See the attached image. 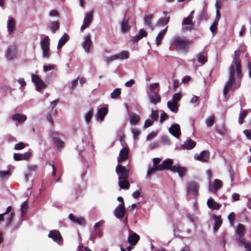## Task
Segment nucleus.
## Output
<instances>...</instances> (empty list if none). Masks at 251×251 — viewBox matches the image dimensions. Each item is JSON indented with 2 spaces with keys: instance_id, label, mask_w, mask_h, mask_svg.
I'll return each mask as SVG.
<instances>
[{
  "instance_id": "obj_19",
  "label": "nucleus",
  "mask_w": 251,
  "mask_h": 251,
  "mask_svg": "<svg viewBox=\"0 0 251 251\" xmlns=\"http://www.w3.org/2000/svg\"><path fill=\"white\" fill-rule=\"evenodd\" d=\"M237 243L239 247H243L246 249V251H251V242L245 238L237 240Z\"/></svg>"
},
{
  "instance_id": "obj_6",
  "label": "nucleus",
  "mask_w": 251,
  "mask_h": 251,
  "mask_svg": "<svg viewBox=\"0 0 251 251\" xmlns=\"http://www.w3.org/2000/svg\"><path fill=\"white\" fill-rule=\"evenodd\" d=\"M17 49L16 46L11 45L8 47L6 50L5 58L8 61H12L16 58L17 56Z\"/></svg>"
},
{
  "instance_id": "obj_1",
  "label": "nucleus",
  "mask_w": 251,
  "mask_h": 251,
  "mask_svg": "<svg viewBox=\"0 0 251 251\" xmlns=\"http://www.w3.org/2000/svg\"><path fill=\"white\" fill-rule=\"evenodd\" d=\"M239 50H236L234 51V57L229 68V80L227 81L223 91L225 96L229 90L234 91L240 87V81L242 77V74L241 65L239 60Z\"/></svg>"
},
{
  "instance_id": "obj_64",
  "label": "nucleus",
  "mask_w": 251,
  "mask_h": 251,
  "mask_svg": "<svg viewBox=\"0 0 251 251\" xmlns=\"http://www.w3.org/2000/svg\"><path fill=\"white\" fill-rule=\"evenodd\" d=\"M243 132L247 137V138L248 139L251 140V130L246 129Z\"/></svg>"
},
{
  "instance_id": "obj_7",
  "label": "nucleus",
  "mask_w": 251,
  "mask_h": 251,
  "mask_svg": "<svg viewBox=\"0 0 251 251\" xmlns=\"http://www.w3.org/2000/svg\"><path fill=\"white\" fill-rule=\"evenodd\" d=\"M31 79L32 82L34 83L37 91H40L42 89L46 87V84L38 75L32 74Z\"/></svg>"
},
{
  "instance_id": "obj_25",
  "label": "nucleus",
  "mask_w": 251,
  "mask_h": 251,
  "mask_svg": "<svg viewBox=\"0 0 251 251\" xmlns=\"http://www.w3.org/2000/svg\"><path fill=\"white\" fill-rule=\"evenodd\" d=\"M207 205L210 209L212 210H219L221 206L220 204L215 201L212 198H210L208 199L207 201Z\"/></svg>"
},
{
  "instance_id": "obj_22",
  "label": "nucleus",
  "mask_w": 251,
  "mask_h": 251,
  "mask_svg": "<svg viewBox=\"0 0 251 251\" xmlns=\"http://www.w3.org/2000/svg\"><path fill=\"white\" fill-rule=\"evenodd\" d=\"M196 145L195 141L190 138H188L184 143L181 145V147L184 149L190 150L193 149Z\"/></svg>"
},
{
  "instance_id": "obj_31",
  "label": "nucleus",
  "mask_w": 251,
  "mask_h": 251,
  "mask_svg": "<svg viewBox=\"0 0 251 251\" xmlns=\"http://www.w3.org/2000/svg\"><path fill=\"white\" fill-rule=\"evenodd\" d=\"M168 27L167 26L163 30H161L157 35L155 39V43L157 46L160 44L162 40H163L165 34L167 31Z\"/></svg>"
},
{
  "instance_id": "obj_33",
  "label": "nucleus",
  "mask_w": 251,
  "mask_h": 251,
  "mask_svg": "<svg viewBox=\"0 0 251 251\" xmlns=\"http://www.w3.org/2000/svg\"><path fill=\"white\" fill-rule=\"evenodd\" d=\"M93 14V11H89L86 14L83 22V23L84 24V25H86L88 26H89L92 22Z\"/></svg>"
},
{
  "instance_id": "obj_13",
  "label": "nucleus",
  "mask_w": 251,
  "mask_h": 251,
  "mask_svg": "<svg viewBox=\"0 0 251 251\" xmlns=\"http://www.w3.org/2000/svg\"><path fill=\"white\" fill-rule=\"evenodd\" d=\"M187 193L196 195L198 193L199 186L195 182H190L186 184Z\"/></svg>"
},
{
  "instance_id": "obj_27",
  "label": "nucleus",
  "mask_w": 251,
  "mask_h": 251,
  "mask_svg": "<svg viewBox=\"0 0 251 251\" xmlns=\"http://www.w3.org/2000/svg\"><path fill=\"white\" fill-rule=\"evenodd\" d=\"M107 113V109L105 107H101L98 109L97 113V118L101 122L103 121L104 117Z\"/></svg>"
},
{
  "instance_id": "obj_24",
  "label": "nucleus",
  "mask_w": 251,
  "mask_h": 251,
  "mask_svg": "<svg viewBox=\"0 0 251 251\" xmlns=\"http://www.w3.org/2000/svg\"><path fill=\"white\" fill-rule=\"evenodd\" d=\"M16 23L12 17H9L7 22V28L10 34L12 33L15 29Z\"/></svg>"
},
{
  "instance_id": "obj_5",
  "label": "nucleus",
  "mask_w": 251,
  "mask_h": 251,
  "mask_svg": "<svg viewBox=\"0 0 251 251\" xmlns=\"http://www.w3.org/2000/svg\"><path fill=\"white\" fill-rule=\"evenodd\" d=\"M40 46L42 51V57L44 59H48L50 55V39L48 36H45L40 41Z\"/></svg>"
},
{
  "instance_id": "obj_26",
  "label": "nucleus",
  "mask_w": 251,
  "mask_h": 251,
  "mask_svg": "<svg viewBox=\"0 0 251 251\" xmlns=\"http://www.w3.org/2000/svg\"><path fill=\"white\" fill-rule=\"evenodd\" d=\"M179 104L177 101L169 100L167 102V106L173 112L177 113L178 109Z\"/></svg>"
},
{
  "instance_id": "obj_45",
  "label": "nucleus",
  "mask_w": 251,
  "mask_h": 251,
  "mask_svg": "<svg viewBox=\"0 0 251 251\" xmlns=\"http://www.w3.org/2000/svg\"><path fill=\"white\" fill-rule=\"evenodd\" d=\"M93 109H90L85 115V120L87 123H89L93 116Z\"/></svg>"
},
{
  "instance_id": "obj_15",
  "label": "nucleus",
  "mask_w": 251,
  "mask_h": 251,
  "mask_svg": "<svg viewBox=\"0 0 251 251\" xmlns=\"http://www.w3.org/2000/svg\"><path fill=\"white\" fill-rule=\"evenodd\" d=\"M140 239L139 236L132 230H129V235L127 238V241L130 245L135 246Z\"/></svg>"
},
{
  "instance_id": "obj_57",
  "label": "nucleus",
  "mask_w": 251,
  "mask_h": 251,
  "mask_svg": "<svg viewBox=\"0 0 251 251\" xmlns=\"http://www.w3.org/2000/svg\"><path fill=\"white\" fill-rule=\"evenodd\" d=\"M10 175H11V173H10V171H0V177L1 178H4L7 176H9Z\"/></svg>"
},
{
  "instance_id": "obj_61",
  "label": "nucleus",
  "mask_w": 251,
  "mask_h": 251,
  "mask_svg": "<svg viewBox=\"0 0 251 251\" xmlns=\"http://www.w3.org/2000/svg\"><path fill=\"white\" fill-rule=\"evenodd\" d=\"M167 114L165 112H162L160 114V122L162 123L167 119Z\"/></svg>"
},
{
  "instance_id": "obj_55",
  "label": "nucleus",
  "mask_w": 251,
  "mask_h": 251,
  "mask_svg": "<svg viewBox=\"0 0 251 251\" xmlns=\"http://www.w3.org/2000/svg\"><path fill=\"white\" fill-rule=\"evenodd\" d=\"M181 97L182 96L180 92L175 93L174 95L172 100H174L175 101H177L178 102V101L180 100L181 99Z\"/></svg>"
},
{
  "instance_id": "obj_23",
  "label": "nucleus",
  "mask_w": 251,
  "mask_h": 251,
  "mask_svg": "<svg viewBox=\"0 0 251 251\" xmlns=\"http://www.w3.org/2000/svg\"><path fill=\"white\" fill-rule=\"evenodd\" d=\"M12 119L19 123L22 124L26 120L27 117L25 115L21 113H16L12 116Z\"/></svg>"
},
{
  "instance_id": "obj_53",
  "label": "nucleus",
  "mask_w": 251,
  "mask_h": 251,
  "mask_svg": "<svg viewBox=\"0 0 251 251\" xmlns=\"http://www.w3.org/2000/svg\"><path fill=\"white\" fill-rule=\"evenodd\" d=\"M14 213H11L7 218L6 221V226H8L12 223L13 217H14Z\"/></svg>"
},
{
  "instance_id": "obj_34",
  "label": "nucleus",
  "mask_w": 251,
  "mask_h": 251,
  "mask_svg": "<svg viewBox=\"0 0 251 251\" xmlns=\"http://www.w3.org/2000/svg\"><path fill=\"white\" fill-rule=\"evenodd\" d=\"M150 102L154 104L160 102L161 97L158 94H149Z\"/></svg>"
},
{
  "instance_id": "obj_49",
  "label": "nucleus",
  "mask_w": 251,
  "mask_h": 251,
  "mask_svg": "<svg viewBox=\"0 0 251 251\" xmlns=\"http://www.w3.org/2000/svg\"><path fill=\"white\" fill-rule=\"evenodd\" d=\"M214 122V116H210L208 117L206 120V125L207 126H212Z\"/></svg>"
},
{
  "instance_id": "obj_35",
  "label": "nucleus",
  "mask_w": 251,
  "mask_h": 251,
  "mask_svg": "<svg viewBox=\"0 0 251 251\" xmlns=\"http://www.w3.org/2000/svg\"><path fill=\"white\" fill-rule=\"evenodd\" d=\"M197 57L198 62L201 65L204 64L207 62L206 53L204 51L200 52Z\"/></svg>"
},
{
  "instance_id": "obj_28",
  "label": "nucleus",
  "mask_w": 251,
  "mask_h": 251,
  "mask_svg": "<svg viewBox=\"0 0 251 251\" xmlns=\"http://www.w3.org/2000/svg\"><path fill=\"white\" fill-rule=\"evenodd\" d=\"M147 36V32L144 29H140L138 33L135 36H134L132 39V41L133 42H136L141 39L144 37H146Z\"/></svg>"
},
{
  "instance_id": "obj_3",
  "label": "nucleus",
  "mask_w": 251,
  "mask_h": 251,
  "mask_svg": "<svg viewBox=\"0 0 251 251\" xmlns=\"http://www.w3.org/2000/svg\"><path fill=\"white\" fill-rule=\"evenodd\" d=\"M173 163L172 159H166L157 166V169L161 171L165 169L170 170L173 172L177 173L180 177L184 176L187 171V169L178 165L173 166Z\"/></svg>"
},
{
  "instance_id": "obj_48",
  "label": "nucleus",
  "mask_w": 251,
  "mask_h": 251,
  "mask_svg": "<svg viewBox=\"0 0 251 251\" xmlns=\"http://www.w3.org/2000/svg\"><path fill=\"white\" fill-rule=\"evenodd\" d=\"M158 83L151 84L150 85V90L151 91V93L150 94H158V93L156 92L155 89L158 86Z\"/></svg>"
},
{
  "instance_id": "obj_12",
  "label": "nucleus",
  "mask_w": 251,
  "mask_h": 251,
  "mask_svg": "<svg viewBox=\"0 0 251 251\" xmlns=\"http://www.w3.org/2000/svg\"><path fill=\"white\" fill-rule=\"evenodd\" d=\"M126 210L125 207L124 203H120L116 207L114 210V215L115 217L119 219H121L124 218Z\"/></svg>"
},
{
  "instance_id": "obj_59",
  "label": "nucleus",
  "mask_w": 251,
  "mask_h": 251,
  "mask_svg": "<svg viewBox=\"0 0 251 251\" xmlns=\"http://www.w3.org/2000/svg\"><path fill=\"white\" fill-rule=\"evenodd\" d=\"M54 69L53 65H44L43 66V70L45 72H48Z\"/></svg>"
},
{
  "instance_id": "obj_47",
  "label": "nucleus",
  "mask_w": 251,
  "mask_h": 251,
  "mask_svg": "<svg viewBox=\"0 0 251 251\" xmlns=\"http://www.w3.org/2000/svg\"><path fill=\"white\" fill-rule=\"evenodd\" d=\"M121 90L120 88H116L114 90L113 92L111 93V97L112 99H117L121 94Z\"/></svg>"
},
{
  "instance_id": "obj_29",
  "label": "nucleus",
  "mask_w": 251,
  "mask_h": 251,
  "mask_svg": "<svg viewBox=\"0 0 251 251\" xmlns=\"http://www.w3.org/2000/svg\"><path fill=\"white\" fill-rule=\"evenodd\" d=\"M213 219L214 221L213 229L215 231H217L222 224L221 217L215 215H213Z\"/></svg>"
},
{
  "instance_id": "obj_38",
  "label": "nucleus",
  "mask_w": 251,
  "mask_h": 251,
  "mask_svg": "<svg viewBox=\"0 0 251 251\" xmlns=\"http://www.w3.org/2000/svg\"><path fill=\"white\" fill-rule=\"evenodd\" d=\"M69 40V37L68 35L64 33L63 36L61 37V38L59 39L57 45V48H59L63 46L64 45V44L68 41Z\"/></svg>"
},
{
  "instance_id": "obj_44",
  "label": "nucleus",
  "mask_w": 251,
  "mask_h": 251,
  "mask_svg": "<svg viewBox=\"0 0 251 251\" xmlns=\"http://www.w3.org/2000/svg\"><path fill=\"white\" fill-rule=\"evenodd\" d=\"M59 28V24L58 22H52L50 23V29L54 33Z\"/></svg>"
},
{
  "instance_id": "obj_63",
  "label": "nucleus",
  "mask_w": 251,
  "mask_h": 251,
  "mask_svg": "<svg viewBox=\"0 0 251 251\" xmlns=\"http://www.w3.org/2000/svg\"><path fill=\"white\" fill-rule=\"evenodd\" d=\"M135 83V80L134 79H130L129 81L126 82L125 85L127 87H130Z\"/></svg>"
},
{
  "instance_id": "obj_56",
  "label": "nucleus",
  "mask_w": 251,
  "mask_h": 251,
  "mask_svg": "<svg viewBox=\"0 0 251 251\" xmlns=\"http://www.w3.org/2000/svg\"><path fill=\"white\" fill-rule=\"evenodd\" d=\"M153 121L149 118L146 120L145 122V124L144 126V128H147L151 126L153 124Z\"/></svg>"
},
{
  "instance_id": "obj_39",
  "label": "nucleus",
  "mask_w": 251,
  "mask_h": 251,
  "mask_svg": "<svg viewBox=\"0 0 251 251\" xmlns=\"http://www.w3.org/2000/svg\"><path fill=\"white\" fill-rule=\"evenodd\" d=\"M129 122L131 125H136L139 122L140 117L139 115L131 113L129 115Z\"/></svg>"
},
{
  "instance_id": "obj_46",
  "label": "nucleus",
  "mask_w": 251,
  "mask_h": 251,
  "mask_svg": "<svg viewBox=\"0 0 251 251\" xmlns=\"http://www.w3.org/2000/svg\"><path fill=\"white\" fill-rule=\"evenodd\" d=\"M158 113L157 111L151 109V114L149 115V118L154 121H157L158 118Z\"/></svg>"
},
{
  "instance_id": "obj_51",
  "label": "nucleus",
  "mask_w": 251,
  "mask_h": 251,
  "mask_svg": "<svg viewBox=\"0 0 251 251\" xmlns=\"http://www.w3.org/2000/svg\"><path fill=\"white\" fill-rule=\"evenodd\" d=\"M131 132L134 139H137L140 133V130L138 128L135 127L131 128Z\"/></svg>"
},
{
  "instance_id": "obj_21",
  "label": "nucleus",
  "mask_w": 251,
  "mask_h": 251,
  "mask_svg": "<svg viewBox=\"0 0 251 251\" xmlns=\"http://www.w3.org/2000/svg\"><path fill=\"white\" fill-rule=\"evenodd\" d=\"M31 153L30 152H25L23 154L20 153H14V159L16 161L19 160H28L31 156Z\"/></svg>"
},
{
  "instance_id": "obj_4",
  "label": "nucleus",
  "mask_w": 251,
  "mask_h": 251,
  "mask_svg": "<svg viewBox=\"0 0 251 251\" xmlns=\"http://www.w3.org/2000/svg\"><path fill=\"white\" fill-rule=\"evenodd\" d=\"M190 41L185 37H174L171 41V45L177 50L186 52L189 48Z\"/></svg>"
},
{
  "instance_id": "obj_54",
  "label": "nucleus",
  "mask_w": 251,
  "mask_h": 251,
  "mask_svg": "<svg viewBox=\"0 0 251 251\" xmlns=\"http://www.w3.org/2000/svg\"><path fill=\"white\" fill-rule=\"evenodd\" d=\"M160 170H158L157 169V166H153L152 167L149 168L148 172H147V175L150 176L152 173H153L155 171H160Z\"/></svg>"
},
{
  "instance_id": "obj_37",
  "label": "nucleus",
  "mask_w": 251,
  "mask_h": 251,
  "mask_svg": "<svg viewBox=\"0 0 251 251\" xmlns=\"http://www.w3.org/2000/svg\"><path fill=\"white\" fill-rule=\"evenodd\" d=\"M37 170V166L35 165H29L28 166V172L25 173V178L26 181L28 180L29 177L30 176V174L35 172Z\"/></svg>"
},
{
  "instance_id": "obj_2",
  "label": "nucleus",
  "mask_w": 251,
  "mask_h": 251,
  "mask_svg": "<svg viewBox=\"0 0 251 251\" xmlns=\"http://www.w3.org/2000/svg\"><path fill=\"white\" fill-rule=\"evenodd\" d=\"M129 150L126 148H122L117 157L118 164L115 171L118 176V185L121 189L128 190L130 184L128 181L129 169L122 165V162L128 158Z\"/></svg>"
},
{
  "instance_id": "obj_16",
  "label": "nucleus",
  "mask_w": 251,
  "mask_h": 251,
  "mask_svg": "<svg viewBox=\"0 0 251 251\" xmlns=\"http://www.w3.org/2000/svg\"><path fill=\"white\" fill-rule=\"evenodd\" d=\"M58 102V100L56 99L53 101H52L50 103V106L51 108V111L50 112V113L48 114L47 115V119L48 121L52 125L53 124V120L52 119V118L51 117V114L53 115H55L57 113L56 110H54V108L55 107L56 104Z\"/></svg>"
},
{
  "instance_id": "obj_40",
  "label": "nucleus",
  "mask_w": 251,
  "mask_h": 251,
  "mask_svg": "<svg viewBox=\"0 0 251 251\" xmlns=\"http://www.w3.org/2000/svg\"><path fill=\"white\" fill-rule=\"evenodd\" d=\"M248 111H251V109L244 110L240 113L238 119V122L241 125L243 123L244 119L247 116Z\"/></svg>"
},
{
  "instance_id": "obj_60",
  "label": "nucleus",
  "mask_w": 251,
  "mask_h": 251,
  "mask_svg": "<svg viewBox=\"0 0 251 251\" xmlns=\"http://www.w3.org/2000/svg\"><path fill=\"white\" fill-rule=\"evenodd\" d=\"M104 222L103 221H100L96 223H95L94 228L95 230H97V229L100 227L104 225Z\"/></svg>"
},
{
  "instance_id": "obj_58",
  "label": "nucleus",
  "mask_w": 251,
  "mask_h": 251,
  "mask_svg": "<svg viewBox=\"0 0 251 251\" xmlns=\"http://www.w3.org/2000/svg\"><path fill=\"white\" fill-rule=\"evenodd\" d=\"M117 60L116 55H111L107 57L105 59V61L107 64L110 63L112 61Z\"/></svg>"
},
{
  "instance_id": "obj_9",
  "label": "nucleus",
  "mask_w": 251,
  "mask_h": 251,
  "mask_svg": "<svg viewBox=\"0 0 251 251\" xmlns=\"http://www.w3.org/2000/svg\"><path fill=\"white\" fill-rule=\"evenodd\" d=\"M208 190L211 193H215L218 189L223 186V182L218 179H215L214 181L213 185L211 184V181L208 183Z\"/></svg>"
},
{
  "instance_id": "obj_8",
  "label": "nucleus",
  "mask_w": 251,
  "mask_h": 251,
  "mask_svg": "<svg viewBox=\"0 0 251 251\" xmlns=\"http://www.w3.org/2000/svg\"><path fill=\"white\" fill-rule=\"evenodd\" d=\"M50 135L53 138V142L58 149L64 147V142L58 137L59 133L55 131L51 130Z\"/></svg>"
},
{
  "instance_id": "obj_36",
  "label": "nucleus",
  "mask_w": 251,
  "mask_h": 251,
  "mask_svg": "<svg viewBox=\"0 0 251 251\" xmlns=\"http://www.w3.org/2000/svg\"><path fill=\"white\" fill-rule=\"evenodd\" d=\"M69 218L73 222L79 225H82L85 222L84 219L83 218L75 217L73 214H70L69 215Z\"/></svg>"
},
{
  "instance_id": "obj_50",
  "label": "nucleus",
  "mask_w": 251,
  "mask_h": 251,
  "mask_svg": "<svg viewBox=\"0 0 251 251\" xmlns=\"http://www.w3.org/2000/svg\"><path fill=\"white\" fill-rule=\"evenodd\" d=\"M227 219L229 221L231 226H233V222L235 219V216L234 212L230 213L227 216Z\"/></svg>"
},
{
  "instance_id": "obj_43",
  "label": "nucleus",
  "mask_w": 251,
  "mask_h": 251,
  "mask_svg": "<svg viewBox=\"0 0 251 251\" xmlns=\"http://www.w3.org/2000/svg\"><path fill=\"white\" fill-rule=\"evenodd\" d=\"M27 200H26L24 202H23L21 205L20 208V211L21 213L22 216H24V215L25 214V213L27 211Z\"/></svg>"
},
{
  "instance_id": "obj_30",
  "label": "nucleus",
  "mask_w": 251,
  "mask_h": 251,
  "mask_svg": "<svg viewBox=\"0 0 251 251\" xmlns=\"http://www.w3.org/2000/svg\"><path fill=\"white\" fill-rule=\"evenodd\" d=\"M117 60L127 59L129 56V53L126 50H122L117 54H115Z\"/></svg>"
},
{
  "instance_id": "obj_11",
  "label": "nucleus",
  "mask_w": 251,
  "mask_h": 251,
  "mask_svg": "<svg viewBox=\"0 0 251 251\" xmlns=\"http://www.w3.org/2000/svg\"><path fill=\"white\" fill-rule=\"evenodd\" d=\"M48 237L52 239V240L59 244L61 243L63 239L60 233L57 230H50L48 234Z\"/></svg>"
},
{
  "instance_id": "obj_17",
  "label": "nucleus",
  "mask_w": 251,
  "mask_h": 251,
  "mask_svg": "<svg viewBox=\"0 0 251 251\" xmlns=\"http://www.w3.org/2000/svg\"><path fill=\"white\" fill-rule=\"evenodd\" d=\"M193 19L187 17L186 18H184L183 19L182 25H188L187 26H184L182 28V30L185 31H190L192 29L194 25V23L193 22Z\"/></svg>"
},
{
  "instance_id": "obj_10",
  "label": "nucleus",
  "mask_w": 251,
  "mask_h": 251,
  "mask_svg": "<svg viewBox=\"0 0 251 251\" xmlns=\"http://www.w3.org/2000/svg\"><path fill=\"white\" fill-rule=\"evenodd\" d=\"M210 153L207 151H203L200 154H196L194 155L195 160L202 162H207L209 159Z\"/></svg>"
},
{
  "instance_id": "obj_20",
  "label": "nucleus",
  "mask_w": 251,
  "mask_h": 251,
  "mask_svg": "<svg viewBox=\"0 0 251 251\" xmlns=\"http://www.w3.org/2000/svg\"><path fill=\"white\" fill-rule=\"evenodd\" d=\"M235 232L238 236L237 240H240L241 238H244V236L246 232L244 226L243 224H238L235 229Z\"/></svg>"
},
{
  "instance_id": "obj_32",
  "label": "nucleus",
  "mask_w": 251,
  "mask_h": 251,
  "mask_svg": "<svg viewBox=\"0 0 251 251\" xmlns=\"http://www.w3.org/2000/svg\"><path fill=\"white\" fill-rule=\"evenodd\" d=\"M128 18L125 17L121 22V30L122 32H126L130 28V26L128 25Z\"/></svg>"
},
{
  "instance_id": "obj_62",
  "label": "nucleus",
  "mask_w": 251,
  "mask_h": 251,
  "mask_svg": "<svg viewBox=\"0 0 251 251\" xmlns=\"http://www.w3.org/2000/svg\"><path fill=\"white\" fill-rule=\"evenodd\" d=\"M157 134V132H152L149 134H148L147 136V140H150L152 139L153 138H154Z\"/></svg>"
},
{
  "instance_id": "obj_42",
  "label": "nucleus",
  "mask_w": 251,
  "mask_h": 251,
  "mask_svg": "<svg viewBox=\"0 0 251 251\" xmlns=\"http://www.w3.org/2000/svg\"><path fill=\"white\" fill-rule=\"evenodd\" d=\"M170 20V17L166 18H160L156 23L157 26H164L168 24Z\"/></svg>"
},
{
  "instance_id": "obj_41",
  "label": "nucleus",
  "mask_w": 251,
  "mask_h": 251,
  "mask_svg": "<svg viewBox=\"0 0 251 251\" xmlns=\"http://www.w3.org/2000/svg\"><path fill=\"white\" fill-rule=\"evenodd\" d=\"M153 19V16L151 14L145 15L144 16V23L145 24L149 27H151V21Z\"/></svg>"
},
{
  "instance_id": "obj_18",
  "label": "nucleus",
  "mask_w": 251,
  "mask_h": 251,
  "mask_svg": "<svg viewBox=\"0 0 251 251\" xmlns=\"http://www.w3.org/2000/svg\"><path fill=\"white\" fill-rule=\"evenodd\" d=\"M169 132L176 138H179L180 134V128L179 125L173 124L169 129Z\"/></svg>"
},
{
  "instance_id": "obj_52",
  "label": "nucleus",
  "mask_w": 251,
  "mask_h": 251,
  "mask_svg": "<svg viewBox=\"0 0 251 251\" xmlns=\"http://www.w3.org/2000/svg\"><path fill=\"white\" fill-rule=\"evenodd\" d=\"M26 147V144L23 142H19L15 145L14 149L16 150H21L24 149Z\"/></svg>"
},
{
  "instance_id": "obj_14",
  "label": "nucleus",
  "mask_w": 251,
  "mask_h": 251,
  "mask_svg": "<svg viewBox=\"0 0 251 251\" xmlns=\"http://www.w3.org/2000/svg\"><path fill=\"white\" fill-rule=\"evenodd\" d=\"M92 42L90 38V35L87 34L84 37V41L82 43V46L85 52L89 53L92 47Z\"/></svg>"
}]
</instances>
